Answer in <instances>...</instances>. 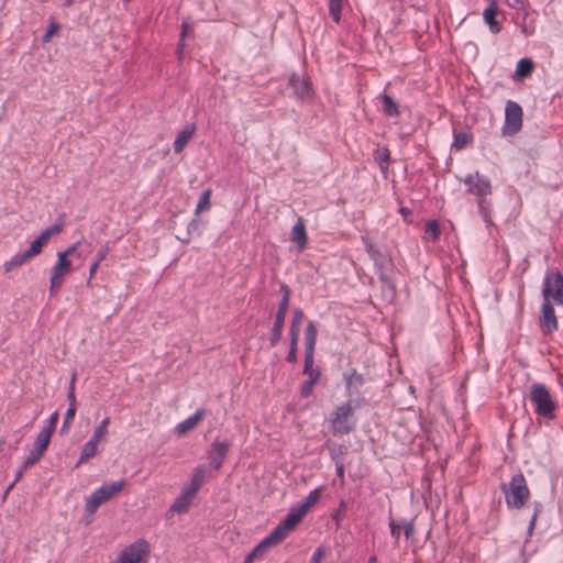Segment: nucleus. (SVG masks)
I'll return each instance as SVG.
<instances>
[{"mask_svg": "<svg viewBox=\"0 0 563 563\" xmlns=\"http://www.w3.org/2000/svg\"><path fill=\"white\" fill-rule=\"evenodd\" d=\"M365 398H349L330 415L331 432L334 437L351 433L356 427L354 411L365 405Z\"/></svg>", "mask_w": 563, "mask_h": 563, "instance_id": "f257e3e1", "label": "nucleus"}, {"mask_svg": "<svg viewBox=\"0 0 563 563\" xmlns=\"http://www.w3.org/2000/svg\"><path fill=\"white\" fill-rule=\"evenodd\" d=\"M506 504L510 509H520L530 498V489L522 473L514 475L508 484H500Z\"/></svg>", "mask_w": 563, "mask_h": 563, "instance_id": "f03ea898", "label": "nucleus"}, {"mask_svg": "<svg viewBox=\"0 0 563 563\" xmlns=\"http://www.w3.org/2000/svg\"><path fill=\"white\" fill-rule=\"evenodd\" d=\"M529 399L534 406V412L545 419H553L558 409V404L550 393L549 388L541 383L531 385Z\"/></svg>", "mask_w": 563, "mask_h": 563, "instance_id": "7ed1b4c3", "label": "nucleus"}, {"mask_svg": "<svg viewBox=\"0 0 563 563\" xmlns=\"http://www.w3.org/2000/svg\"><path fill=\"white\" fill-rule=\"evenodd\" d=\"M125 482L119 481L110 484H106L98 489H96L90 497L87 499L85 505L86 515V525H89L97 509L106 501L110 500L115 494L122 490Z\"/></svg>", "mask_w": 563, "mask_h": 563, "instance_id": "20e7f679", "label": "nucleus"}, {"mask_svg": "<svg viewBox=\"0 0 563 563\" xmlns=\"http://www.w3.org/2000/svg\"><path fill=\"white\" fill-rule=\"evenodd\" d=\"M151 545L145 539H139L125 547L114 563H148Z\"/></svg>", "mask_w": 563, "mask_h": 563, "instance_id": "39448f33", "label": "nucleus"}, {"mask_svg": "<svg viewBox=\"0 0 563 563\" xmlns=\"http://www.w3.org/2000/svg\"><path fill=\"white\" fill-rule=\"evenodd\" d=\"M522 108L515 101L508 100L505 108V122L503 125V135H515L522 128Z\"/></svg>", "mask_w": 563, "mask_h": 563, "instance_id": "423d86ee", "label": "nucleus"}, {"mask_svg": "<svg viewBox=\"0 0 563 563\" xmlns=\"http://www.w3.org/2000/svg\"><path fill=\"white\" fill-rule=\"evenodd\" d=\"M542 296L543 299L552 298L555 303L563 306V275L560 272L545 275Z\"/></svg>", "mask_w": 563, "mask_h": 563, "instance_id": "0eeeda50", "label": "nucleus"}, {"mask_svg": "<svg viewBox=\"0 0 563 563\" xmlns=\"http://www.w3.org/2000/svg\"><path fill=\"white\" fill-rule=\"evenodd\" d=\"M361 239L363 244L365 245L366 252L368 253L371 260L374 263L379 279L384 283H388L385 269L387 265L391 263L390 258L388 257V255H386L379 249H377L367 235H362Z\"/></svg>", "mask_w": 563, "mask_h": 563, "instance_id": "6e6552de", "label": "nucleus"}, {"mask_svg": "<svg viewBox=\"0 0 563 563\" xmlns=\"http://www.w3.org/2000/svg\"><path fill=\"white\" fill-rule=\"evenodd\" d=\"M303 517L305 514L298 507H294L272 532L283 542L289 533L295 530Z\"/></svg>", "mask_w": 563, "mask_h": 563, "instance_id": "1a4fd4ad", "label": "nucleus"}, {"mask_svg": "<svg viewBox=\"0 0 563 563\" xmlns=\"http://www.w3.org/2000/svg\"><path fill=\"white\" fill-rule=\"evenodd\" d=\"M463 181L467 186V192L477 196L478 199L486 198L492 194L489 179L478 172L466 175Z\"/></svg>", "mask_w": 563, "mask_h": 563, "instance_id": "9d476101", "label": "nucleus"}, {"mask_svg": "<svg viewBox=\"0 0 563 563\" xmlns=\"http://www.w3.org/2000/svg\"><path fill=\"white\" fill-rule=\"evenodd\" d=\"M232 443L229 440H219L218 438L212 442L209 451L207 452V457L210 462V465L214 470H220Z\"/></svg>", "mask_w": 563, "mask_h": 563, "instance_id": "9b49d317", "label": "nucleus"}, {"mask_svg": "<svg viewBox=\"0 0 563 563\" xmlns=\"http://www.w3.org/2000/svg\"><path fill=\"white\" fill-rule=\"evenodd\" d=\"M288 85L292 89V93L297 99L307 100L313 95L309 79L301 77L298 74H292L289 77Z\"/></svg>", "mask_w": 563, "mask_h": 563, "instance_id": "f8f14e48", "label": "nucleus"}, {"mask_svg": "<svg viewBox=\"0 0 563 563\" xmlns=\"http://www.w3.org/2000/svg\"><path fill=\"white\" fill-rule=\"evenodd\" d=\"M346 394L350 398H364L361 394V388L365 384V378L362 374L352 368L349 374H344Z\"/></svg>", "mask_w": 563, "mask_h": 563, "instance_id": "ddd939ff", "label": "nucleus"}, {"mask_svg": "<svg viewBox=\"0 0 563 563\" xmlns=\"http://www.w3.org/2000/svg\"><path fill=\"white\" fill-rule=\"evenodd\" d=\"M540 324L543 328V332L548 334H551L558 329V318L551 301L548 299H544L542 303Z\"/></svg>", "mask_w": 563, "mask_h": 563, "instance_id": "4468645a", "label": "nucleus"}, {"mask_svg": "<svg viewBox=\"0 0 563 563\" xmlns=\"http://www.w3.org/2000/svg\"><path fill=\"white\" fill-rule=\"evenodd\" d=\"M313 361L314 358L311 356L309 368H306V363L303 364L302 374L308 375L309 379L301 385V398H308L312 394L313 387L321 376V371L319 368H313Z\"/></svg>", "mask_w": 563, "mask_h": 563, "instance_id": "2eb2a0df", "label": "nucleus"}, {"mask_svg": "<svg viewBox=\"0 0 563 563\" xmlns=\"http://www.w3.org/2000/svg\"><path fill=\"white\" fill-rule=\"evenodd\" d=\"M318 330L313 321H309L305 331V357L306 368H309L311 356L314 355V346L317 343Z\"/></svg>", "mask_w": 563, "mask_h": 563, "instance_id": "dca6fc26", "label": "nucleus"}, {"mask_svg": "<svg viewBox=\"0 0 563 563\" xmlns=\"http://www.w3.org/2000/svg\"><path fill=\"white\" fill-rule=\"evenodd\" d=\"M497 12L498 5L496 1H492L483 13L484 21L493 34L499 33L503 29L501 24L496 20Z\"/></svg>", "mask_w": 563, "mask_h": 563, "instance_id": "f3484780", "label": "nucleus"}, {"mask_svg": "<svg viewBox=\"0 0 563 563\" xmlns=\"http://www.w3.org/2000/svg\"><path fill=\"white\" fill-rule=\"evenodd\" d=\"M207 478V470L205 465L197 466L191 474L190 484L185 489L189 492V494H192L196 496L197 492L200 489V487L205 484Z\"/></svg>", "mask_w": 563, "mask_h": 563, "instance_id": "a211bd4d", "label": "nucleus"}, {"mask_svg": "<svg viewBox=\"0 0 563 563\" xmlns=\"http://www.w3.org/2000/svg\"><path fill=\"white\" fill-rule=\"evenodd\" d=\"M196 132L195 124H188L186 125L180 132H178L175 141H174V151L175 153H181L188 142L191 140Z\"/></svg>", "mask_w": 563, "mask_h": 563, "instance_id": "6ab92c4d", "label": "nucleus"}, {"mask_svg": "<svg viewBox=\"0 0 563 563\" xmlns=\"http://www.w3.org/2000/svg\"><path fill=\"white\" fill-rule=\"evenodd\" d=\"M205 416L206 410L203 408L198 409L192 416L178 423L176 431L179 434L187 433L188 431L192 430L205 418Z\"/></svg>", "mask_w": 563, "mask_h": 563, "instance_id": "aec40b11", "label": "nucleus"}, {"mask_svg": "<svg viewBox=\"0 0 563 563\" xmlns=\"http://www.w3.org/2000/svg\"><path fill=\"white\" fill-rule=\"evenodd\" d=\"M194 497L195 496L192 494H189V492L184 488L181 494L175 499V501L170 506V510L177 514L187 512Z\"/></svg>", "mask_w": 563, "mask_h": 563, "instance_id": "412c9836", "label": "nucleus"}, {"mask_svg": "<svg viewBox=\"0 0 563 563\" xmlns=\"http://www.w3.org/2000/svg\"><path fill=\"white\" fill-rule=\"evenodd\" d=\"M291 241L296 243L300 251H302L308 241L307 232L302 220H299L291 230Z\"/></svg>", "mask_w": 563, "mask_h": 563, "instance_id": "4be33fe9", "label": "nucleus"}, {"mask_svg": "<svg viewBox=\"0 0 563 563\" xmlns=\"http://www.w3.org/2000/svg\"><path fill=\"white\" fill-rule=\"evenodd\" d=\"M279 543L280 541L278 537L271 532L251 551V553H253V555H255L256 558L262 556L267 551V549L276 547Z\"/></svg>", "mask_w": 563, "mask_h": 563, "instance_id": "5701e85b", "label": "nucleus"}, {"mask_svg": "<svg viewBox=\"0 0 563 563\" xmlns=\"http://www.w3.org/2000/svg\"><path fill=\"white\" fill-rule=\"evenodd\" d=\"M380 98H382V102H383L382 110L385 115L390 117V118L400 115L399 106L394 100V98L391 96H389L387 93H383L380 96Z\"/></svg>", "mask_w": 563, "mask_h": 563, "instance_id": "b1692460", "label": "nucleus"}, {"mask_svg": "<svg viewBox=\"0 0 563 563\" xmlns=\"http://www.w3.org/2000/svg\"><path fill=\"white\" fill-rule=\"evenodd\" d=\"M98 453V443L89 440L81 449L80 456L75 467H79L81 464L88 462L90 459L96 456Z\"/></svg>", "mask_w": 563, "mask_h": 563, "instance_id": "393cba45", "label": "nucleus"}, {"mask_svg": "<svg viewBox=\"0 0 563 563\" xmlns=\"http://www.w3.org/2000/svg\"><path fill=\"white\" fill-rule=\"evenodd\" d=\"M285 318L286 317H284V316H278V314L275 316V321H274V324H273V328L271 331V336H269L271 346H276L277 343L280 341L283 328H284V323H285Z\"/></svg>", "mask_w": 563, "mask_h": 563, "instance_id": "a878e982", "label": "nucleus"}, {"mask_svg": "<svg viewBox=\"0 0 563 563\" xmlns=\"http://www.w3.org/2000/svg\"><path fill=\"white\" fill-rule=\"evenodd\" d=\"M51 438H52V434L41 430L40 433L37 434V437L35 438L32 451H34V452H36V454L38 453L43 456L45 451L48 448Z\"/></svg>", "mask_w": 563, "mask_h": 563, "instance_id": "bb28decb", "label": "nucleus"}, {"mask_svg": "<svg viewBox=\"0 0 563 563\" xmlns=\"http://www.w3.org/2000/svg\"><path fill=\"white\" fill-rule=\"evenodd\" d=\"M303 311L300 308H296L292 313V320L289 329L290 339H299L300 325L303 320Z\"/></svg>", "mask_w": 563, "mask_h": 563, "instance_id": "cd10ccee", "label": "nucleus"}, {"mask_svg": "<svg viewBox=\"0 0 563 563\" xmlns=\"http://www.w3.org/2000/svg\"><path fill=\"white\" fill-rule=\"evenodd\" d=\"M57 263L52 268V274L64 277L66 274L71 272V262L68 258H65L64 255L57 254Z\"/></svg>", "mask_w": 563, "mask_h": 563, "instance_id": "c85d7f7f", "label": "nucleus"}, {"mask_svg": "<svg viewBox=\"0 0 563 563\" xmlns=\"http://www.w3.org/2000/svg\"><path fill=\"white\" fill-rule=\"evenodd\" d=\"M29 260H31V258L29 257V255L25 252L15 254L14 256H12L9 261H7L3 264V271H4V273H9L12 269L22 266Z\"/></svg>", "mask_w": 563, "mask_h": 563, "instance_id": "c756f323", "label": "nucleus"}, {"mask_svg": "<svg viewBox=\"0 0 563 563\" xmlns=\"http://www.w3.org/2000/svg\"><path fill=\"white\" fill-rule=\"evenodd\" d=\"M280 290L283 292V297L278 305V310H277L276 314L286 317L288 308H289L291 290H290L289 286L286 284L280 285Z\"/></svg>", "mask_w": 563, "mask_h": 563, "instance_id": "7c9ffc66", "label": "nucleus"}, {"mask_svg": "<svg viewBox=\"0 0 563 563\" xmlns=\"http://www.w3.org/2000/svg\"><path fill=\"white\" fill-rule=\"evenodd\" d=\"M64 216L65 214H60L53 225L46 228L40 233L43 236V239H45L48 242L51 236L57 235L63 231Z\"/></svg>", "mask_w": 563, "mask_h": 563, "instance_id": "2f4dec72", "label": "nucleus"}, {"mask_svg": "<svg viewBox=\"0 0 563 563\" xmlns=\"http://www.w3.org/2000/svg\"><path fill=\"white\" fill-rule=\"evenodd\" d=\"M374 158L383 172H386L390 161V152L387 147L377 148L374 153Z\"/></svg>", "mask_w": 563, "mask_h": 563, "instance_id": "473e14b6", "label": "nucleus"}, {"mask_svg": "<svg viewBox=\"0 0 563 563\" xmlns=\"http://www.w3.org/2000/svg\"><path fill=\"white\" fill-rule=\"evenodd\" d=\"M533 70V63L529 58H521L516 67V75L518 77L525 78L529 77Z\"/></svg>", "mask_w": 563, "mask_h": 563, "instance_id": "72a5a7b5", "label": "nucleus"}, {"mask_svg": "<svg viewBox=\"0 0 563 563\" xmlns=\"http://www.w3.org/2000/svg\"><path fill=\"white\" fill-rule=\"evenodd\" d=\"M319 493V488L311 490L309 495L303 499V501L297 507L306 515L308 510L318 501L320 496Z\"/></svg>", "mask_w": 563, "mask_h": 563, "instance_id": "f704fd0d", "label": "nucleus"}, {"mask_svg": "<svg viewBox=\"0 0 563 563\" xmlns=\"http://www.w3.org/2000/svg\"><path fill=\"white\" fill-rule=\"evenodd\" d=\"M473 141V135L468 132H459L454 134V141L452 146L456 150H462Z\"/></svg>", "mask_w": 563, "mask_h": 563, "instance_id": "c9c22d12", "label": "nucleus"}, {"mask_svg": "<svg viewBox=\"0 0 563 563\" xmlns=\"http://www.w3.org/2000/svg\"><path fill=\"white\" fill-rule=\"evenodd\" d=\"M46 244L47 241L43 239V236L40 234L34 241H32L30 247L25 251V253L29 255L30 258H33L36 255L41 254L43 246Z\"/></svg>", "mask_w": 563, "mask_h": 563, "instance_id": "e433bc0d", "label": "nucleus"}, {"mask_svg": "<svg viewBox=\"0 0 563 563\" xmlns=\"http://www.w3.org/2000/svg\"><path fill=\"white\" fill-rule=\"evenodd\" d=\"M343 0H329V14L335 23L341 21Z\"/></svg>", "mask_w": 563, "mask_h": 563, "instance_id": "4c0bfd02", "label": "nucleus"}, {"mask_svg": "<svg viewBox=\"0 0 563 563\" xmlns=\"http://www.w3.org/2000/svg\"><path fill=\"white\" fill-rule=\"evenodd\" d=\"M199 225H200V220L198 218L192 219L187 224V230H186V233H185V238L176 236L177 240H179L180 242H183L185 244H188L190 242V240H191L192 234L198 231Z\"/></svg>", "mask_w": 563, "mask_h": 563, "instance_id": "58836bf2", "label": "nucleus"}, {"mask_svg": "<svg viewBox=\"0 0 563 563\" xmlns=\"http://www.w3.org/2000/svg\"><path fill=\"white\" fill-rule=\"evenodd\" d=\"M426 233L432 241H437L441 235L440 223L437 220H431L426 225Z\"/></svg>", "mask_w": 563, "mask_h": 563, "instance_id": "ea45409f", "label": "nucleus"}, {"mask_svg": "<svg viewBox=\"0 0 563 563\" xmlns=\"http://www.w3.org/2000/svg\"><path fill=\"white\" fill-rule=\"evenodd\" d=\"M210 197H211V190L207 189L202 192V195L199 198V201L196 207V214H199L201 211L209 209L210 207Z\"/></svg>", "mask_w": 563, "mask_h": 563, "instance_id": "a19ab883", "label": "nucleus"}, {"mask_svg": "<svg viewBox=\"0 0 563 563\" xmlns=\"http://www.w3.org/2000/svg\"><path fill=\"white\" fill-rule=\"evenodd\" d=\"M75 383H76V374L74 373L71 375L69 387H68L67 399L69 401L68 408H73V410L76 411L77 401H76V395H75Z\"/></svg>", "mask_w": 563, "mask_h": 563, "instance_id": "79ce46f5", "label": "nucleus"}, {"mask_svg": "<svg viewBox=\"0 0 563 563\" xmlns=\"http://www.w3.org/2000/svg\"><path fill=\"white\" fill-rule=\"evenodd\" d=\"M478 209L486 222L490 221V202L486 198L478 199Z\"/></svg>", "mask_w": 563, "mask_h": 563, "instance_id": "37998d69", "label": "nucleus"}, {"mask_svg": "<svg viewBox=\"0 0 563 563\" xmlns=\"http://www.w3.org/2000/svg\"><path fill=\"white\" fill-rule=\"evenodd\" d=\"M51 286H49V294L51 296H55L56 292L59 290V288L63 285V277L52 274L51 273Z\"/></svg>", "mask_w": 563, "mask_h": 563, "instance_id": "c03bdc74", "label": "nucleus"}, {"mask_svg": "<svg viewBox=\"0 0 563 563\" xmlns=\"http://www.w3.org/2000/svg\"><path fill=\"white\" fill-rule=\"evenodd\" d=\"M58 418H59L58 412L57 411L53 412L47 420V424L42 430L45 432H48L49 434L53 435V433L56 429V424L58 422Z\"/></svg>", "mask_w": 563, "mask_h": 563, "instance_id": "a18cd8bd", "label": "nucleus"}, {"mask_svg": "<svg viewBox=\"0 0 563 563\" xmlns=\"http://www.w3.org/2000/svg\"><path fill=\"white\" fill-rule=\"evenodd\" d=\"M75 415H76V411L73 410V408L67 409L65 417H64L62 428H60V433H66L68 431L69 424L74 420Z\"/></svg>", "mask_w": 563, "mask_h": 563, "instance_id": "49530a36", "label": "nucleus"}, {"mask_svg": "<svg viewBox=\"0 0 563 563\" xmlns=\"http://www.w3.org/2000/svg\"><path fill=\"white\" fill-rule=\"evenodd\" d=\"M297 344H298V339H290V346H289V351H288V354H287V362L289 363H296L297 362Z\"/></svg>", "mask_w": 563, "mask_h": 563, "instance_id": "de8ad7c7", "label": "nucleus"}, {"mask_svg": "<svg viewBox=\"0 0 563 563\" xmlns=\"http://www.w3.org/2000/svg\"><path fill=\"white\" fill-rule=\"evenodd\" d=\"M401 527L404 529V534L407 539L411 538L415 534V525L413 520L400 519Z\"/></svg>", "mask_w": 563, "mask_h": 563, "instance_id": "09e8293b", "label": "nucleus"}, {"mask_svg": "<svg viewBox=\"0 0 563 563\" xmlns=\"http://www.w3.org/2000/svg\"><path fill=\"white\" fill-rule=\"evenodd\" d=\"M390 534L395 539V542L398 543L400 538V530L402 529L400 520H390L389 521Z\"/></svg>", "mask_w": 563, "mask_h": 563, "instance_id": "8fccbe9b", "label": "nucleus"}, {"mask_svg": "<svg viewBox=\"0 0 563 563\" xmlns=\"http://www.w3.org/2000/svg\"><path fill=\"white\" fill-rule=\"evenodd\" d=\"M333 461L335 463V473L336 476L341 479V485H344V463L341 459L333 456Z\"/></svg>", "mask_w": 563, "mask_h": 563, "instance_id": "3c124183", "label": "nucleus"}, {"mask_svg": "<svg viewBox=\"0 0 563 563\" xmlns=\"http://www.w3.org/2000/svg\"><path fill=\"white\" fill-rule=\"evenodd\" d=\"M107 434H108V429H102V428L96 427L90 440L96 443H99V441L104 439L107 437Z\"/></svg>", "mask_w": 563, "mask_h": 563, "instance_id": "603ef678", "label": "nucleus"}, {"mask_svg": "<svg viewBox=\"0 0 563 563\" xmlns=\"http://www.w3.org/2000/svg\"><path fill=\"white\" fill-rule=\"evenodd\" d=\"M191 31V24L188 20H185L183 23H181V32H180V41H179V48H183L184 47V41H185V37L187 35V33Z\"/></svg>", "mask_w": 563, "mask_h": 563, "instance_id": "864d4df0", "label": "nucleus"}, {"mask_svg": "<svg viewBox=\"0 0 563 563\" xmlns=\"http://www.w3.org/2000/svg\"><path fill=\"white\" fill-rule=\"evenodd\" d=\"M347 504L345 500H341L338 509L333 514V519L340 521L346 514Z\"/></svg>", "mask_w": 563, "mask_h": 563, "instance_id": "5fc2aeb1", "label": "nucleus"}, {"mask_svg": "<svg viewBox=\"0 0 563 563\" xmlns=\"http://www.w3.org/2000/svg\"><path fill=\"white\" fill-rule=\"evenodd\" d=\"M41 457H42L41 454H38V453L36 454V452L31 450V452L29 453V455L26 456L24 462H26V465H30L32 467L41 460Z\"/></svg>", "mask_w": 563, "mask_h": 563, "instance_id": "6e6d98bb", "label": "nucleus"}, {"mask_svg": "<svg viewBox=\"0 0 563 563\" xmlns=\"http://www.w3.org/2000/svg\"><path fill=\"white\" fill-rule=\"evenodd\" d=\"M81 241H78L76 242L75 244L70 245L68 249H66L65 251L63 252H58V255H64L65 258H67L69 255H73L76 250L78 249V246L81 245Z\"/></svg>", "mask_w": 563, "mask_h": 563, "instance_id": "4d7b16f0", "label": "nucleus"}, {"mask_svg": "<svg viewBox=\"0 0 563 563\" xmlns=\"http://www.w3.org/2000/svg\"><path fill=\"white\" fill-rule=\"evenodd\" d=\"M323 553H324V551L322 548L316 549L309 563H320L321 558L323 556Z\"/></svg>", "mask_w": 563, "mask_h": 563, "instance_id": "13d9d810", "label": "nucleus"}, {"mask_svg": "<svg viewBox=\"0 0 563 563\" xmlns=\"http://www.w3.org/2000/svg\"><path fill=\"white\" fill-rule=\"evenodd\" d=\"M538 514H539V507L536 508L532 517H531V520L529 522V527H528V534L531 536L532 534V531L536 527V522H537V518H538Z\"/></svg>", "mask_w": 563, "mask_h": 563, "instance_id": "bf43d9fd", "label": "nucleus"}, {"mask_svg": "<svg viewBox=\"0 0 563 563\" xmlns=\"http://www.w3.org/2000/svg\"><path fill=\"white\" fill-rule=\"evenodd\" d=\"M107 254H108V247L107 246L101 247L97 252L95 261H98V263L100 264L106 258Z\"/></svg>", "mask_w": 563, "mask_h": 563, "instance_id": "052dcab7", "label": "nucleus"}, {"mask_svg": "<svg viewBox=\"0 0 563 563\" xmlns=\"http://www.w3.org/2000/svg\"><path fill=\"white\" fill-rule=\"evenodd\" d=\"M23 473H24V471L22 468H19V471L16 472L14 481L9 485V487L5 490V494H8L13 488V486L22 478Z\"/></svg>", "mask_w": 563, "mask_h": 563, "instance_id": "680f3d73", "label": "nucleus"}, {"mask_svg": "<svg viewBox=\"0 0 563 563\" xmlns=\"http://www.w3.org/2000/svg\"><path fill=\"white\" fill-rule=\"evenodd\" d=\"M57 29H58V25H57V24H52V25L49 26V29L47 30V32H46V34H45V36H44V40L49 38V37H51V35H52L54 32H56V30H57Z\"/></svg>", "mask_w": 563, "mask_h": 563, "instance_id": "e2e57ef3", "label": "nucleus"}, {"mask_svg": "<svg viewBox=\"0 0 563 563\" xmlns=\"http://www.w3.org/2000/svg\"><path fill=\"white\" fill-rule=\"evenodd\" d=\"M342 449H343V446H339L338 451L335 449H331L330 450L331 457L333 459V456H336L338 459H340V455L343 453Z\"/></svg>", "mask_w": 563, "mask_h": 563, "instance_id": "0e129e2a", "label": "nucleus"}, {"mask_svg": "<svg viewBox=\"0 0 563 563\" xmlns=\"http://www.w3.org/2000/svg\"><path fill=\"white\" fill-rule=\"evenodd\" d=\"M99 263L98 261H93V263L90 265V268H89V274H90V277L93 276V274L96 273V271L98 269L99 267Z\"/></svg>", "mask_w": 563, "mask_h": 563, "instance_id": "69168bd1", "label": "nucleus"}, {"mask_svg": "<svg viewBox=\"0 0 563 563\" xmlns=\"http://www.w3.org/2000/svg\"><path fill=\"white\" fill-rule=\"evenodd\" d=\"M109 423H110V418L106 417L104 419L101 420V422L99 423L98 427L102 428V429H107Z\"/></svg>", "mask_w": 563, "mask_h": 563, "instance_id": "338daca9", "label": "nucleus"}, {"mask_svg": "<svg viewBox=\"0 0 563 563\" xmlns=\"http://www.w3.org/2000/svg\"><path fill=\"white\" fill-rule=\"evenodd\" d=\"M256 559L255 555H253V553H249L246 556H245V560L243 563H253V561Z\"/></svg>", "mask_w": 563, "mask_h": 563, "instance_id": "774afa93", "label": "nucleus"}]
</instances>
